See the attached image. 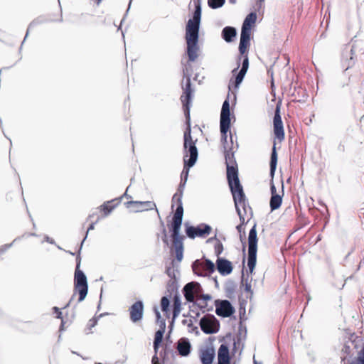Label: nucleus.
Listing matches in <instances>:
<instances>
[{
    "label": "nucleus",
    "mask_w": 364,
    "mask_h": 364,
    "mask_svg": "<svg viewBox=\"0 0 364 364\" xmlns=\"http://www.w3.org/2000/svg\"><path fill=\"white\" fill-rule=\"evenodd\" d=\"M186 77L185 85L182 87L183 95L181 96V100L183 104L184 114L188 123V127L184 132V143L183 147L186 151L184 156L183 162L185 164V168L186 166L191 168L194 166L198 159V149L196 146V142L193 141L191 134V125H190V107L193 95V90L191 87V77Z\"/></svg>",
    "instance_id": "f257e3e1"
},
{
    "label": "nucleus",
    "mask_w": 364,
    "mask_h": 364,
    "mask_svg": "<svg viewBox=\"0 0 364 364\" xmlns=\"http://www.w3.org/2000/svg\"><path fill=\"white\" fill-rule=\"evenodd\" d=\"M193 1L195 11L193 17L187 22L185 36L187 45L186 53L188 60L191 62H194L198 56V38L202 12L201 0H193Z\"/></svg>",
    "instance_id": "f03ea898"
},
{
    "label": "nucleus",
    "mask_w": 364,
    "mask_h": 364,
    "mask_svg": "<svg viewBox=\"0 0 364 364\" xmlns=\"http://www.w3.org/2000/svg\"><path fill=\"white\" fill-rule=\"evenodd\" d=\"M230 127V102L228 98H227L223 103L220 119V129L221 132V142L223 144L224 150L232 149V135L230 132V144L228 141V132Z\"/></svg>",
    "instance_id": "7ed1b4c3"
},
{
    "label": "nucleus",
    "mask_w": 364,
    "mask_h": 364,
    "mask_svg": "<svg viewBox=\"0 0 364 364\" xmlns=\"http://www.w3.org/2000/svg\"><path fill=\"white\" fill-rule=\"evenodd\" d=\"M81 259L80 255H78L76 257V268L75 271V278H74V294L69 302L65 305L64 308H67L69 306L73 301V299L76 293L79 294L78 302L82 301L88 291V285L87 277L84 272L80 269Z\"/></svg>",
    "instance_id": "20e7f679"
},
{
    "label": "nucleus",
    "mask_w": 364,
    "mask_h": 364,
    "mask_svg": "<svg viewBox=\"0 0 364 364\" xmlns=\"http://www.w3.org/2000/svg\"><path fill=\"white\" fill-rule=\"evenodd\" d=\"M230 188L240 220L244 223L245 220V215H247L248 212H250L251 216L252 215V208L248 204L241 184L232 186Z\"/></svg>",
    "instance_id": "39448f33"
},
{
    "label": "nucleus",
    "mask_w": 364,
    "mask_h": 364,
    "mask_svg": "<svg viewBox=\"0 0 364 364\" xmlns=\"http://www.w3.org/2000/svg\"><path fill=\"white\" fill-rule=\"evenodd\" d=\"M256 19V14L250 13L247 16L242 23L239 44V51L241 55H244L250 46L251 26L252 24L255 23Z\"/></svg>",
    "instance_id": "423d86ee"
},
{
    "label": "nucleus",
    "mask_w": 364,
    "mask_h": 364,
    "mask_svg": "<svg viewBox=\"0 0 364 364\" xmlns=\"http://www.w3.org/2000/svg\"><path fill=\"white\" fill-rule=\"evenodd\" d=\"M257 252V236L256 230V224L251 228L248 236V257L247 267L250 272L252 274L256 265Z\"/></svg>",
    "instance_id": "0eeeda50"
},
{
    "label": "nucleus",
    "mask_w": 364,
    "mask_h": 364,
    "mask_svg": "<svg viewBox=\"0 0 364 364\" xmlns=\"http://www.w3.org/2000/svg\"><path fill=\"white\" fill-rule=\"evenodd\" d=\"M183 221L182 213L181 208L177 213H175L171 223V237L173 238V245L175 250L183 249V237L180 236V228Z\"/></svg>",
    "instance_id": "6e6552de"
},
{
    "label": "nucleus",
    "mask_w": 364,
    "mask_h": 364,
    "mask_svg": "<svg viewBox=\"0 0 364 364\" xmlns=\"http://www.w3.org/2000/svg\"><path fill=\"white\" fill-rule=\"evenodd\" d=\"M200 326L205 333L213 334L219 331L220 323L213 315L207 314L200 320Z\"/></svg>",
    "instance_id": "1a4fd4ad"
},
{
    "label": "nucleus",
    "mask_w": 364,
    "mask_h": 364,
    "mask_svg": "<svg viewBox=\"0 0 364 364\" xmlns=\"http://www.w3.org/2000/svg\"><path fill=\"white\" fill-rule=\"evenodd\" d=\"M192 268L194 273L198 276H205L215 271V265L209 259H205L202 262L197 259L193 263Z\"/></svg>",
    "instance_id": "9d476101"
},
{
    "label": "nucleus",
    "mask_w": 364,
    "mask_h": 364,
    "mask_svg": "<svg viewBox=\"0 0 364 364\" xmlns=\"http://www.w3.org/2000/svg\"><path fill=\"white\" fill-rule=\"evenodd\" d=\"M201 286L198 282H191L186 284L183 289L185 299L188 302H195L196 299L201 292Z\"/></svg>",
    "instance_id": "9b49d317"
},
{
    "label": "nucleus",
    "mask_w": 364,
    "mask_h": 364,
    "mask_svg": "<svg viewBox=\"0 0 364 364\" xmlns=\"http://www.w3.org/2000/svg\"><path fill=\"white\" fill-rule=\"evenodd\" d=\"M242 68H241L240 70L238 72V73L237 74V75L235 77V86L236 87H238L239 85L242 82V80H243V79L245 77V74H246V73H247V71L248 70V68H249V58H248L247 54L245 53L244 55H241L240 54L238 56L237 68L234 69L232 70V72L235 73V72L237 71V70L238 69V68L240 66V62L242 60Z\"/></svg>",
    "instance_id": "f8f14e48"
},
{
    "label": "nucleus",
    "mask_w": 364,
    "mask_h": 364,
    "mask_svg": "<svg viewBox=\"0 0 364 364\" xmlns=\"http://www.w3.org/2000/svg\"><path fill=\"white\" fill-rule=\"evenodd\" d=\"M211 227L209 225L200 224L196 227L188 226L186 229V233L190 238H195L196 237H205L210 233Z\"/></svg>",
    "instance_id": "ddd939ff"
},
{
    "label": "nucleus",
    "mask_w": 364,
    "mask_h": 364,
    "mask_svg": "<svg viewBox=\"0 0 364 364\" xmlns=\"http://www.w3.org/2000/svg\"><path fill=\"white\" fill-rule=\"evenodd\" d=\"M215 313L222 317H229L235 312V309L228 300L215 301Z\"/></svg>",
    "instance_id": "4468645a"
},
{
    "label": "nucleus",
    "mask_w": 364,
    "mask_h": 364,
    "mask_svg": "<svg viewBox=\"0 0 364 364\" xmlns=\"http://www.w3.org/2000/svg\"><path fill=\"white\" fill-rule=\"evenodd\" d=\"M273 124L275 137L279 141H282L284 139V131L280 115V107L278 105L276 107Z\"/></svg>",
    "instance_id": "2eb2a0df"
},
{
    "label": "nucleus",
    "mask_w": 364,
    "mask_h": 364,
    "mask_svg": "<svg viewBox=\"0 0 364 364\" xmlns=\"http://www.w3.org/2000/svg\"><path fill=\"white\" fill-rule=\"evenodd\" d=\"M144 303L142 301H136L129 309L130 320L133 323L140 321L144 316Z\"/></svg>",
    "instance_id": "dca6fc26"
},
{
    "label": "nucleus",
    "mask_w": 364,
    "mask_h": 364,
    "mask_svg": "<svg viewBox=\"0 0 364 364\" xmlns=\"http://www.w3.org/2000/svg\"><path fill=\"white\" fill-rule=\"evenodd\" d=\"M227 179L230 188L240 184L237 165H228L227 166Z\"/></svg>",
    "instance_id": "f3484780"
},
{
    "label": "nucleus",
    "mask_w": 364,
    "mask_h": 364,
    "mask_svg": "<svg viewBox=\"0 0 364 364\" xmlns=\"http://www.w3.org/2000/svg\"><path fill=\"white\" fill-rule=\"evenodd\" d=\"M186 183V182L181 181L178 188L177 190V192L173 195V196L172 198V205H171L172 208L174 206V203H176L177 208H176L175 213H177L178 209L181 208V212L182 213V216L183 215L182 196H183V190H184Z\"/></svg>",
    "instance_id": "a211bd4d"
},
{
    "label": "nucleus",
    "mask_w": 364,
    "mask_h": 364,
    "mask_svg": "<svg viewBox=\"0 0 364 364\" xmlns=\"http://www.w3.org/2000/svg\"><path fill=\"white\" fill-rule=\"evenodd\" d=\"M215 352L213 347H206L200 350V360L202 364H212L215 358Z\"/></svg>",
    "instance_id": "6ab92c4d"
},
{
    "label": "nucleus",
    "mask_w": 364,
    "mask_h": 364,
    "mask_svg": "<svg viewBox=\"0 0 364 364\" xmlns=\"http://www.w3.org/2000/svg\"><path fill=\"white\" fill-rule=\"evenodd\" d=\"M217 269L221 275L226 276L232 271V263L224 258H218L216 261Z\"/></svg>",
    "instance_id": "aec40b11"
},
{
    "label": "nucleus",
    "mask_w": 364,
    "mask_h": 364,
    "mask_svg": "<svg viewBox=\"0 0 364 364\" xmlns=\"http://www.w3.org/2000/svg\"><path fill=\"white\" fill-rule=\"evenodd\" d=\"M176 344V349L181 356L186 357L190 354L191 345L188 338H181L178 341Z\"/></svg>",
    "instance_id": "412c9836"
},
{
    "label": "nucleus",
    "mask_w": 364,
    "mask_h": 364,
    "mask_svg": "<svg viewBox=\"0 0 364 364\" xmlns=\"http://www.w3.org/2000/svg\"><path fill=\"white\" fill-rule=\"evenodd\" d=\"M218 364H230V357L228 347L225 344H221L218 351Z\"/></svg>",
    "instance_id": "4be33fe9"
},
{
    "label": "nucleus",
    "mask_w": 364,
    "mask_h": 364,
    "mask_svg": "<svg viewBox=\"0 0 364 364\" xmlns=\"http://www.w3.org/2000/svg\"><path fill=\"white\" fill-rule=\"evenodd\" d=\"M129 205H134L138 209L136 210V212L144 211L149 210H153L156 208V204L153 201H129L127 203ZM158 211L157 209H156ZM159 213V212H157Z\"/></svg>",
    "instance_id": "5701e85b"
},
{
    "label": "nucleus",
    "mask_w": 364,
    "mask_h": 364,
    "mask_svg": "<svg viewBox=\"0 0 364 364\" xmlns=\"http://www.w3.org/2000/svg\"><path fill=\"white\" fill-rule=\"evenodd\" d=\"M237 31L234 27L226 26L222 31V37L227 42L230 43L236 37Z\"/></svg>",
    "instance_id": "b1692460"
},
{
    "label": "nucleus",
    "mask_w": 364,
    "mask_h": 364,
    "mask_svg": "<svg viewBox=\"0 0 364 364\" xmlns=\"http://www.w3.org/2000/svg\"><path fill=\"white\" fill-rule=\"evenodd\" d=\"M282 202V196L279 194L272 196L269 201L271 210L273 211L278 209L281 206Z\"/></svg>",
    "instance_id": "393cba45"
},
{
    "label": "nucleus",
    "mask_w": 364,
    "mask_h": 364,
    "mask_svg": "<svg viewBox=\"0 0 364 364\" xmlns=\"http://www.w3.org/2000/svg\"><path fill=\"white\" fill-rule=\"evenodd\" d=\"M164 332L165 331H164L163 329H159L155 333L154 341V349L156 353H157L159 345L162 342Z\"/></svg>",
    "instance_id": "a878e982"
},
{
    "label": "nucleus",
    "mask_w": 364,
    "mask_h": 364,
    "mask_svg": "<svg viewBox=\"0 0 364 364\" xmlns=\"http://www.w3.org/2000/svg\"><path fill=\"white\" fill-rule=\"evenodd\" d=\"M277 163V154L276 151V147H275V144H274L272 148V154H271V159H270V173L272 176H273L275 172Z\"/></svg>",
    "instance_id": "bb28decb"
},
{
    "label": "nucleus",
    "mask_w": 364,
    "mask_h": 364,
    "mask_svg": "<svg viewBox=\"0 0 364 364\" xmlns=\"http://www.w3.org/2000/svg\"><path fill=\"white\" fill-rule=\"evenodd\" d=\"M181 298L178 294H176L173 296V318H176L181 311Z\"/></svg>",
    "instance_id": "cd10ccee"
},
{
    "label": "nucleus",
    "mask_w": 364,
    "mask_h": 364,
    "mask_svg": "<svg viewBox=\"0 0 364 364\" xmlns=\"http://www.w3.org/2000/svg\"><path fill=\"white\" fill-rule=\"evenodd\" d=\"M177 272L178 269L175 266V262L172 261L170 264V266L166 267V273L170 277V279H176Z\"/></svg>",
    "instance_id": "c85d7f7f"
},
{
    "label": "nucleus",
    "mask_w": 364,
    "mask_h": 364,
    "mask_svg": "<svg viewBox=\"0 0 364 364\" xmlns=\"http://www.w3.org/2000/svg\"><path fill=\"white\" fill-rule=\"evenodd\" d=\"M224 151L226 166H228V165H236V162L232 149L224 150Z\"/></svg>",
    "instance_id": "c756f323"
},
{
    "label": "nucleus",
    "mask_w": 364,
    "mask_h": 364,
    "mask_svg": "<svg viewBox=\"0 0 364 364\" xmlns=\"http://www.w3.org/2000/svg\"><path fill=\"white\" fill-rule=\"evenodd\" d=\"M114 200L107 201L100 206V209L104 212L105 216H107L116 207V205H109Z\"/></svg>",
    "instance_id": "7c9ffc66"
},
{
    "label": "nucleus",
    "mask_w": 364,
    "mask_h": 364,
    "mask_svg": "<svg viewBox=\"0 0 364 364\" xmlns=\"http://www.w3.org/2000/svg\"><path fill=\"white\" fill-rule=\"evenodd\" d=\"M154 311L156 314V322L159 323L160 329H163L164 331H165V328H166L165 320L161 318L160 312L159 311L157 307H154Z\"/></svg>",
    "instance_id": "2f4dec72"
},
{
    "label": "nucleus",
    "mask_w": 364,
    "mask_h": 364,
    "mask_svg": "<svg viewBox=\"0 0 364 364\" xmlns=\"http://www.w3.org/2000/svg\"><path fill=\"white\" fill-rule=\"evenodd\" d=\"M213 240H217L218 242L215 245V252L217 255V256H219L223 251V245L220 242V241L217 238L216 235L213 237L209 238L208 241L210 242Z\"/></svg>",
    "instance_id": "473e14b6"
},
{
    "label": "nucleus",
    "mask_w": 364,
    "mask_h": 364,
    "mask_svg": "<svg viewBox=\"0 0 364 364\" xmlns=\"http://www.w3.org/2000/svg\"><path fill=\"white\" fill-rule=\"evenodd\" d=\"M350 364H364V342L360 350L358 353L356 359Z\"/></svg>",
    "instance_id": "72a5a7b5"
},
{
    "label": "nucleus",
    "mask_w": 364,
    "mask_h": 364,
    "mask_svg": "<svg viewBox=\"0 0 364 364\" xmlns=\"http://www.w3.org/2000/svg\"><path fill=\"white\" fill-rule=\"evenodd\" d=\"M225 0H208V6L212 9H218L222 7L225 4Z\"/></svg>",
    "instance_id": "f704fd0d"
},
{
    "label": "nucleus",
    "mask_w": 364,
    "mask_h": 364,
    "mask_svg": "<svg viewBox=\"0 0 364 364\" xmlns=\"http://www.w3.org/2000/svg\"><path fill=\"white\" fill-rule=\"evenodd\" d=\"M210 299L211 296L209 294H203L201 299H196V304L201 309H203L205 307V301L210 300Z\"/></svg>",
    "instance_id": "c9c22d12"
},
{
    "label": "nucleus",
    "mask_w": 364,
    "mask_h": 364,
    "mask_svg": "<svg viewBox=\"0 0 364 364\" xmlns=\"http://www.w3.org/2000/svg\"><path fill=\"white\" fill-rule=\"evenodd\" d=\"M169 305L170 301L168 298L166 296H163L161 299V307L162 311L167 312L168 311Z\"/></svg>",
    "instance_id": "e433bc0d"
},
{
    "label": "nucleus",
    "mask_w": 364,
    "mask_h": 364,
    "mask_svg": "<svg viewBox=\"0 0 364 364\" xmlns=\"http://www.w3.org/2000/svg\"><path fill=\"white\" fill-rule=\"evenodd\" d=\"M97 318H92L90 320H89L87 325L86 330H87V331L86 332V333L87 334L90 333H91L90 330L92 329V328L95 327L97 325Z\"/></svg>",
    "instance_id": "4c0bfd02"
},
{
    "label": "nucleus",
    "mask_w": 364,
    "mask_h": 364,
    "mask_svg": "<svg viewBox=\"0 0 364 364\" xmlns=\"http://www.w3.org/2000/svg\"><path fill=\"white\" fill-rule=\"evenodd\" d=\"M168 290H172L173 291L177 287V280L176 279H170V280L168 282Z\"/></svg>",
    "instance_id": "58836bf2"
},
{
    "label": "nucleus",
    "mask_w": 364,
    "mask_h": 364,
    "mask_svg": "<svg viewBox=\"0 0 364 364\" xmlns=\"http://www.w3.org/2000/svg\"><path fill=\"white\" fill-rule=\"evenodd\" d=\"M189 168H188V166H186V168H185V166H183V169L181 173V181L186 183L187 179H188V173H189Z\"/></svg>",
    "instance_id": "ea45409f"
},
{
    "label": "nucleus",
    "mask_w": 364,
    "mask_h": 364,
    "mask_svg": "<svg viewBox=\"0 0 364 364\" xmlns=\"http://www.w3.org/2000/svg\"><path fill=\"white\" fill-rule=\"evenodd\" d=\"M16 240H17V238H16L11 243L6 244V245L0 247V255H3L7 250H9L10 247H11L14 242H16Z\"/></svg>",
    "instance_id": "a19ab883"
},
{
    "label": "nucleus",
    "mask_w": 364,
    "mask_h": 364,
    "mask_svg": "<svg viewBox=\"0 0 364 364\" xmlns=\"http://www.w3.org/2000/svg\"><path fill=\"white\" fill-rule=\"evenodd\" d=\"M99 219H100V218H98V219L97 220V221H96V222H95V223H92L90 225L89 228H87V232H86L85 237H84L83 240H82V242H81V245H80V250H81L82 245V244H83L84 241L86 240V238H87V237L88 232H89L90 230H94V229H95V225L98 222ZM80 250H79V252H80Z\"/></svg>",
    "instance_id": "79ce46f5"
},
{
    "label": "nucleus",
    "mask_w": 364,
    "mask_h": 364,
    "mask_svg": "<svg viewBox=\"0 0 364 364\" xmlns=\"http://www.w3.org/2000/svg\"><path fill=\"white\" fill-rule=\"evenodd\" d=\"M176 257L178 262H181L183 256V249L176 250Z\"/></svg>",
    "instance_id": "37998d69"
},
{
    "label": "nucleus",
    "mask_w": 364,
    "mask_h": 364,
    "mask_svg": "<svg viewBox=\"0 0 364 364\" xmlns=\"http://www.w3.org/2000/svg\"><path fill=\"white\" fill-rule=\"evenodd\" d=\"M240 222H241V223L239 224L238 225H237L236 229L238 231V232L240 233V238H242V232L245 233V229L243 228L245 222L244 223H242V221H240Z\"/></svg>",
    "instance_id": "c03bdc74"
},
{
    "label": "nucleus",
    "mask_w": 364,
    "mask_h": 364,
    "mask_svg": "<svg viewBox=\"0 0 364 364\" xmlns=\"http://www.w3.org/2000/svg\"><path fill=\"white\" fill-rule=\"evenodd\" d=\"M245 291L250 293L251 295H252V294H253V292L251 289V284L247 281L245 282Z\"/></svg>",
    "instance_id": "a18cd8bd"
},
{
    "label": "nucleus",
    "mask_w": 364,
    "mask_h": 364,
    "mask_svg": "<svg viewBox=\"0 0 364 364\" xmlns=\"http://www.w3.org/2000/svg\"><path fill=\"white\" fill-rule=\"evenodd\" d=\"M163 233H164V237L162 238V240L164 242V243L166 245H168V238H167V234H166V230L165 228L163 229Z\"/></svg>",
    "instance_id": "49530a36"
},
{
    "label": "nucleus",
    "mask_w": 364,
    "mask_h": 364,
    "mask_svg": "<svg viewBox=\"0 0 364 364\" xmlns=\"http://www.w3.org/2000/svg\"><path fill=\"white\" fill-rule=\"evenodd\" d=\"M151 363L152 364H159V358L157 357L156 353L151 359Z\"/></svg>",
    "instance_id": "de8ad7c7"
},
{
    "label": "nucleus",
    "mask_w": 364,
    "mask_h": 364,
    "mask_svg": "<svg viewBox=\"0 0 364 364\" xmlns=\"http://www.w3.org/2000/svg\"><path fill=\"white\" fill-rule=\"evenodd\" d=\"M270 191H271L272 196L277 194V191H276V187L273 183H271Z\"/></svg>",
    "instance_id": "09e8293b"
},
{
    "label": "nucleus",
    "mask_w": 364,
    "mask_h": 364,
    "mask_svg": "<svg viewBox=\"0 0 364 364\" xmlns=\"http://www.w3.org/2000/svg\"><path fill=\"white\" fill-rule=\"evenodd\" d=\"M45 241L50 243V244H54L55 243V241L53 239L49 237L48 236H46L45 237Z\"/></svg>",
    "instance_id": "8fccbe9b"
},
{
    "label": "nucleus",
    "mask_w": 364,
    "mask_h": 364,
    "mask_svg": "<svg viewBox=\"0 0 364 364\" xmlns=\"http://www.w3.org/2000/svg\"><path fill=\"white\" fill-rule=\"evenodd\" d=\"M343 350L348 354L350 353V346L346 344L343 348Z\"/></svg>",
    "instance_id": "3c124183"
},
{
    "label": "nucleus",
    "mask_w": 364,
    "mask_h": 364,
    "mask_svg": "<svg viewBox=\"0 0 364 364\" xmlns=\"http://www.w3.org/2000/svg\"><path fill=\"white\" fill-rule=\"evenodd\" d=\"M168 350V347H167V346H166L165 347V348H164V355H163V353H162V352L161 353V356H163V357H164V359L165 358V357H166V353H167Z\"/></svg>",
    "instance_id": "603ef678"
},
{
    "label": "nucleus",
    "mask_w": 364,
    "mask_h": 364,
    "mask_svg": "<svg viewBox=\"0 0 364 364\" xmlns=\"http://www.w3.org/2000/svg\"><path fill=\"white\" fill-rule=\"evenodd\" d=\"M35 24H36V22H35V21H33V22H31V23H30V25H29V26H28V31H27V33H26V37H27V36H28L29 29H30L32 26H33Z\"/></svg>",
    "instance_id": "864d4df0"
},
{
    "label": "nucleus",
    "mask_w": 364,
    "mask_h": 364,
    "mask_svg": "<svg viewBox=\"0 0 364 364\" xmlns=\"http://www.w3.org/2000/svg\"><path fill=\"white\" fill-rule=\"evenodd\" d=\"M264 1V0H258V1L257 3V5L258 6V7H259V8L262 7Z\"/></svg>",
    "instance_id": "5fc2aeb1"
},
{
    "label": "nucleus",
    "mask_w": 364,
    "mask_h": 364,
    "mask_svg": "<svg viewBox=\"0 0 364 364\" xmlns=\"http://www.w3.org/2000/svg\"><path fill=\"white\" fill-rule=\"evenodd\" d=\"M53 309L55 314H58L59 311H60V309L56 306L53 307Z\"/></svg>",
    "instance_id": "6e6d98bb"
},
{
    "label": "nucleus",
    "mask_w": 364,
    "mask_h": 364,
    "mask_svg": "<svg viewBox=\"0 0 364 364\" xmlns=\"http://www.w3.org/2000/svg\"><path fill=\"white\" fill-rule=\"evenodd\" d=\"M53 309L55 314H58L59 311H60V309L56 306L53 307Z\"/></svg>",
    "instance_id": "4d7b16f0"
},
{
    "label": "nucleus",
    "mask_w": 364,
    "mask_h": 364,
    "mask_svg": "<svg viewBox=\"0 0 364 364\" xmlns=\"http://www.w3.org/2000/svg\"><path fill=\"white\" fill-rule=\"evenodd\" d=\"M56 317L58 318H61L62 319V312L61 311H59L58 314H56Z\"/></svg>",
    "instance_id": "13d9d810"
},
{
    "label": "nucleus",
    "mask_w": 364,
    "mask_h": 364,
    "mask_svg": "<svg viewBox=\"0 0 364 364\" xmlns=\"http://www.w3.org/2000/svg\"><path fill=\"white\" fill-rule=\"evenodd\" d=\"M64 323H65V322H64V321L62 319V321H61V325H60V331H62V330H63V328Z\"/></svg>",
    "instance_id": "bf43d9fd"
},
{
    "label": "nucleus",
    "mask_w": 364,
    "mask_h": 364,
    "mask_svg": "<svg viewBox=\"0 0 364 364\" xmlns=\"http://www.w3.org/2000/svg\"><path fill=\"white\" fill-rule=\"evenodd\" d=\"M124 196H126V197L131 198V196H129L128 194H127V192L124 193Z\"/></svg>",
    "instance_id": "052dcab7"
},
{
    "label": "nucleus",
    "mask_w": 364,
    "mask_h": 364,
    "mask_svg": "<svg viewBox=\"0 0 364 364\" xmlns=\"http://www.w3.org/2000/svg\"><path fill=\"white\" fill-rule=\"evenodd\" d=\"M31 236H35L36 235L34 233L31 234Z\"/></svg>",
    "instance_id": "680f3d73"
},
{
    "label": "nucleus",
    "mask_w": 364,
    "mask_h": 364,
    "mask_svg": "<svg viewBox=\"0 0 364 364\" xmlns=\"http://www.w3.org/2000/svg\"><path fill=\"white\" fill-rule=\"evenodd\" d=\"M129 6H130L129 5V8H127V11H129Z\"/></svg>",
    "instance_id": "e2e57ef3"
},
{
    "label": "nucleus",
    "mask_w": 364,
    "mask_h": 364,
    "mask_svg": "<svg viewBox=\"0 0 364 364\" xmlns=\"http://www.w3.org/2000/svg\"><path fill=\"white\" fill-rule=\"evenodd\" d=\"M129 6H130L129 5V8H127V11H129Z\"/></svg>",
    "instance_id": "0e129e2a"
},
{
    "label": "nucleus",
    "mask_w": 364,
    "mask_h": 364,
    "mask_svg": "<svg viewBox=\"0 0 364 364\" xmlns=\"http://www.w3.org/2000/svg\"><path fill=\"white\" fill-rule=\"evenodd\" d=\"M254 363H255V364H257V363L255 360H254Z\"/></svg>",
    "instance_id": "69168bd1"
},
{
    "label": "nucleus",
    "mask_w": 364,
    "mask_h": 364,
    "mask_svg": "<svg viewBox=\"0 0 364 364\" xmlns=\"http://www.w3.org/2000/svg\"><path fill=\"white\" fill-rule=\"evenodd\" d=\"M96 364H102L101 363H97Z\"/></svg>",
    "instance_id": "338daca9"
},
{
    "label": "nucleus",
    "mask_w": 364,
    "mask_h": 364,
    "mask_svg": "<svg viewBox=\"0 0 364 364\" xmlns=\"http://www.w3.org/2000/svg\"><path fill=\"white\" fill-rule=\"evenodd\" d=\"M363 2L364 3V0H363Z\"/></svg>",
    "instance_id": "774afa93"
}]
</instances>
